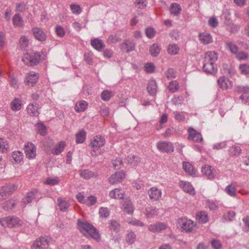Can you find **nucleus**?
Instances as JSON below:
<instances>
[{"instance_id": "72a5a7b5", "label": "nucleus", "mask_w": 249, "mask_h": 249, "mask_svg": "<svg viewBox=\"0 0 249 249\" xmlns=\"http://www.w3.org/2000/svg\"><path fill=\"white\" fill-rule=\"evenodd\" d=\"M124 212L128 214H132L134 211V208L132 202L129 200H126L123 205Z\"/></svg>"}, {"instance_id": "4468645a", "label": "nucleus", "mask_w": 249, "mask_h": 249, "mask_svg": "<svg viewBox=\"0 0 249 249\" xmlns=\"http://www.w3.org/2000/svg\"><path fill=\"white\" fill-rule=\"evenodd\" d=\"M202 173L205 175L209 179H213L214 178L216 174L214 168L208 165H205L201 168Z\"/></svg>"}, {"instance_id": "2f4dec72", "label": "nucleus", "mask_w": 249, "mask_h": 249, "mask_svg": "<svg viewBox=\"0 0 249 249\" xmlns=\"http://www.w3.org/2000/svg\"><path fill=\"white\" fill-rule=\"evenodd\" d=\"M160 50V46L158 44L154 43L150 47V54L152 56L156 57L159 54Z\"/></svg>"}, {"instance_id": "20e7f679", "label": "nucleus", "mask_w": 249, "mask_h": 249, "mask_svg": "<svg viewBox=\"0 0 249 249\" xmlns=\"http://www.w3.org/2000/svg\"><path fill=\"white\" fill-rule=\"evenodd\" d=\"M105 142V139L102 136H96L93 138L90 142V145L92 148V152L91 153L92 156L96 155V154H93V152L95 153L98 151V148L104 146Z\"/></svg>"}, {"instance_id": "de8ad7c7", "label": "nucleus", "mask_w": 249, "mask_h": 249, "mask_svg": "<svg viewBox=\"0 0 249 249\" xmlns=\"http://www.w3.org/2000/svg\"><path fill=\"white\" fill-rule=\"evenodd\" d=\"M35 197V193L33 191L30 192L27 194L25 198L23 199V202L25 204L31 203L32 199Z\"/></svg>"}, {"instance_id": "0e129e2a", "label": "nucleus", "mask_w": 249, "mask_h": 249, "mask_svg": "<svg viewBox=\"0 0 249 249\" xmlns=\"http://www.w3.org/2000/svg\"><path fill=\"white\" fill-rule=\"evenodd\" d=\"M71 9L72 13L75 14H79L82 12V10L80 6L78 4H71Z\"/></svg>"}, {"instance_id": "aec40b11", "label": "nucleus", "mask_w": 249, "mask_h": 249, "mask_svg": "<svg viewBox=\"0 0 249 249\" xmlns=\"http://www.w3.org/2000/svg\"><path fill=\"white\" fill-rule=\"evenodd\" d=\"M16 187L15 185H6L2 187V190L0 192V201L6 199V197H4V196L7 195H9L14 191Z\"/></svg>"}, {"instance_id": "58836bf2", "label": "nucleus", "mask_w": 249, "mask_h": 249, "mask_svg": "<svg viewBox=\"0 0 249 249\" xmlns=\"http://www.w3.org/2000/svg\"><path fill=\"white\" fill-rule=\"evenodd\" d=\"M57 201L60 210L61 211L66 212L70 206L69 203L61 198H58Z\"/></svg>"}, {"instance_id": "e2e57ef3", "label": "nucleus", "mask_w": 249, "mask_h": 249, "mask_svg": "<svg viewBox=\"0 0 249 249\" xmlns=\"http://www.w3.org/2000/svg\"><path fill=\"white\" fill-rule=\"evenodd\" d=\"M101 96L103 100L105 101H107L111 98V92L109 91L108 90H104L102 92Z\"/></svg>"}, {"instance_id": "1a4fd4ad", "label": "nucleus", "mask_w": 249, "mask_h": 249, "mask_svg": "<svg viewBox=\"0 0 249 249\" xmlns=\"http://www.w3.org/2000/svg\"><path fill=\"white\" fill-rule=\"evenodd\" d=\"M49 242L45 237L37 239L32 247V249H46L48 248Z\"/></svg>"}, {"instance_id": "ddd939ff", "label": "nucleus", "mask_w": 249, "mask_h": 249, "mask_svg": "<svg viewBox=\"0 0 249 249\" xmlns=\"http://www.w3.org/2000/svg\"><path fill=\"white\" fill-rule=\"evenodd\" d=\"M203 71L212 74H215L217 71V67L213 62H205L203 66Z\"/></svg>"}, {"instance_id": "f8f14e48", "label": "nucleus", "mask_w": 249, "mask_h": 249, "mask_svg": "<svg viewBox=\"0 0 249 249\" xmlns=\"http://www.w3.org/2000/svg\"><path fill=\"white\" fill-rule=\"evenodd\" d=\"M25 153L29 159H33L36 155V147L32 143H28L25 145Z\"/></svg>"}, {"instance_id": "b1692460", "label": "nucleus", "mask_w": 249, "mask_h": 249, "mask_svg": "<svg viewBox=\"0 0 249 249\" xmlns=\"http://www.w3.org/2000/svg\"><path fill=\"white\" fill-rule=\"evenodd\" d=\"M124 194V192L122 189L116 188L110 192L109 196L111 198L115 199H123Z\"/></svg>"}, {"instance_id": "774afa93", "label": "nucleus", "mask_w": 249, "mask_h": 249, "mask_svg": "<svg viewBox=\"0 0 249 249\" xmlns=\"http://www.w3.org/2000/svg\"><path fill=\"white\" fill-rule=\"evenodd\" d=\"M211 246L214 249H220L222 247L220 241L216 239L212 240Z\"/></svg>"}, {"instance_id": "423d86ee", "label": "nucleus", "mask_w": 249, "mask_h": 249, "mask_svg": "<svg viewBox=\"0 0 249 249\" xmlns=\"http://www.w3.org/2000/svg\"><path fill=\"white\" fill-rule=\"evenodd\" d=\"M157 148L162 153H170L174 151V147L172 143L167 142H160L157 144Z\"/></svg>"}, {"instance_id": "c85d7f7f", "label": "nucleus", "mask_w": 249, "mask_h": 249, "mask_svg": "<svg viewBox=\"0 0 249 249\" xmlns=\"http://www.w3.org/2000/svg\"><path fill=\"white\" fill-rule=\"evenodd\" d=\"M79 174L81 177L86 179H89L95 176L94 173L89 169L79 170Z\"/></svg>"}, {"instance_id": "393cba45", "label": "nucleus", "mask_w": 249, "mask_h": 249, "mask_svg": "<svg viewBox=\"0 0 249 249\" xmlns=\"http://www.w3.org/2000/svg\"><path fill=\"white\" fill-rule=\"evenodd\" d=\"M37 133L41 136H45L47 134V129L46 125L41 121H38L35 125Z\"/></svg>"}, {"instance_id": "bf43d9fd", "label": "nucleus", "mask_w": 249, "mask_h": 249, "mask_svg": "<svg viewBox=\"0 0 249 249\" xmlns=\"http://www.w3.org/2000/svg\"><path fill=\"white\" fill-rule=\"evenodd\" d=\"M206 207L211 211H215L218 208V206L214 202L208 200L206 203Z\"/></svg>"}, {"instance_id": "e433bc0d", "label": "nucleus", "mask_w": 249, "mask_h": 249, "mask_svg": "<svg viewBox=\"0 0 249 249\" xmlns=\"http://www.w3.org/2000/svg\"><path fill=\"white\" fill-rule=\"evenodd\" d=\"M181 10V6L177 3H172L170 6L171 13L174 16L178 15L180 14Z\"/></svg>"}, {"instance_id": "052dcab7", "label": "nucleus", "mask_w": 249, "mask_h": 249, "mask_svg": "<svg viewBox=\"0 0 249 249\" xmlns=\"http://www.w3.org/2000/svg\"><path fill=\"white\" fill-rule=\"evenodd\" d=\"M236 57L239 60H246L248 57V54L244 52H237L235 54Z\"/></svg>"}, {"instance_id": "a18cd8bd", "label": "nucleus", "mask_w": 249, "mask_h": 249, "mask_svg": "<svg viewBox=\"0 0 249 249\" xmlns=\"http://www.w3.org/2000/svg\"><path fill=\"white\" fill-rule=\"evenodd\" d=\"M179 47L176 44H169L168 47V53L171 55H176L179 51Z\"/></svg>"}, {"instance_id": "603ef678", "label": "nucleus", "mask_w": 249, "mask_h": 249, "mask_svg": "<svg viewBox=\"0 0 249 249\" xmlns=\"http://www.w3.org/2000/svg\"><path fill=\"white\" fill-rule=\"evenodd\" d=\"M99 214L100 217L107 218L109 215L110 212L107 208L101 207L99 209Z\"/></svg>"}, {"instance_id": "6ab92c4d", "label": "nucleus", "mask_w": 249, "mask_h": 249, "mask_svg": "<svg viewBox=\"0 0 249 249\" xmlns=\"http://www.w3.org/2000/svg\"><path fill=\"white\" fill-rule=\"evenodd\" d=\"M166 228V225L162 223L158 222L149 226L148 229L150 231L156 232H160Z\"/></svg>"}, {"instance_id": "ea45409f", "label": "nucleus", "mask_w": 249, "mask_h": 249, "mask_svg": "<svg viewBox=\"0 0 249 249\" xmlns=\"http://www.w3.org/2000/svg\"><path fill=\"white\" fill-rule=\"evenodd\" d=\"M12 20L14 26H22V23L23 20L19 14H15Z\"/></svg>"}, {"instance_id": "4c0bfd02", "label": "nucleus", "mask_w": 249, "mask_h": 249, "mask_svg": "<svg viewBox=\"0 0 249 249\" xmlns=\"http://www.w3.org/2000/svg\"><path fill=\"white\" fill-rule=\"evenodd\" d=\"M226 48L233 53L235 54L238 51V47L235 44L230 41H227L225 42Z\"/></svg>"}, {"instance_id": "8fccbe9b", "label": "nucleus", "mask_w": 249, "mask_h": 249, "mask_svg": "<svg viewBox=\"0 0 249 249\" xmlns=\"http://www.w3.org/2000/svg\"><path fill=\"white\" fill-rule=\"evenodd\" d=\"M240 73L243 75L249 74V65L247 64H242L239 66Z\"/></svg>"}, {"instance_id": "a211bd4d", "label": "nucleus", "mask_w": 249, "mask_h": 249, "mask_svg": "<svg viewBox=\"0 0 249 249\" xmlns=\"http://www.w3.org/2000/svg\"><path fill=\"white\" fill-rule=\"evenodd\" d=\"M38 105L36 103L30 104L27 107L28 114L31 116H37L39 114L38 110Z\"/></svg>"}, {"instance_id": "680f3d73", "label": "nucleus", "mask_w": 249, "mask_h": 249, "mask_svg": "<svg viewBox=\"0 0 249 249\" xmlns=\"http://www.w3.org/2000/svg\"><path fill=\"white\" fill-rule=\"evenodd\" d=\"M135 5L139 9H143L146 6L147 2L146 0H136Z\"/></svg>"}, {"instance_id": "473e14b6", "label": "nucleus", "mask_w": 249, "mask_h": 249, "mask_svg": "<svg viewBox=\"0 0 249 249\" xmlns=\"http://www.w3.org/2000/svg\"><path fill=\"white\" fill-rule=\"evenodd\" d=\"M88 106V104L85 101H81L77 103L75 106V110L76 112H79L85 111Z\"/></svg>"}, {"instance_id": "6e6d98bb", "label": "nucleus", "mask_w": 249, "mask_h": 249, "mask_svg": "<svg viewBox=\"0 0 249 249\" xmlns=\"http://www.w3.org/2000/svg\"><path fill=\"white\" fill-rule=\"evenodd\" d=\"M97 202V198L93 196H89L86 199L85 204L89 206H92Z\"/></svg>"}, {"instance_id": "bb28decb", "label": "nucleus", "mask_w": 249, "mask_h": 249, "mask_svg": "<svg viewBox=\"0 0 249 249\" xmlns=\"http://www.w3.org/2000/svg\"><path fill=\"white\" fill-rule=\"evenodd\" d=\"M91 45L94 49L98 51H101L105 47L103 41L98 38L91 40Z\"/></svg>"}, {"instance_id": "37998d69", "label": "nucleus", "mask_w": 249, "mask_h": 249, "mask_svg": "<svg viewBox=\"0 0 249 249\" xmlns=\"http://www.w3.org/2000/svg\"><path fill=\"white\" fill-rule=\"evenodd\" d=\"M136 235L134 232L130 231H129L126 237V242L129 245H132L135 241Z\"/></svg>"}, {"instance_id": "c03bdc74", "label": "nucleus", "mask_w": 249, "mask_h": 249, "mask_svg": "<svg viewBox=\"0 0 249 249\" xmlns=\"http://www.w3.org/2000/svg\"><path fill=\"white\" fill-rule=\"evenodd\" d=\"M241 149L238 146H232L229 149V153L231 156H238L240 154Z\"/></svg>"}, {"instance_id": "9b49d317", "label": "nucleus", "mask_w": 249, "mask_h": 249, "mask_svg": "<svg viewBox=\"0 0 249 249\" xmlns=\"http://www.w3.org/2000/svg\"><path fill=\"white\" fill-rule=\"evenodd\" d=\"M34 36L37 40L43 42L46 40L47 38L46 34L40 28L35 27L32 29Z\"/></svg>"}, {"instance_id": "7ed1b4c3", "label": "nucleus", "mask_w": 249, "mask_h": 249, "mask_svg": "<svg viewBox=\"0 0 249 249\" xmlns=\"http://www.w3.org/2000/svg\"><path fill=\"white\" fill-rule=\"evenodd\" d=\"M0 223L3 227H17L21 225V221L17 217L8 216L0 219Z\"/></svg>"}, {"instance_id": "4d7b16f0", "label": "nucleus", "mask_w": 249, "mask_h": 249, "mask_svg": "<svg viewBox=\"0 0 249 249\" xmlns=\"http://www.w3.org/2000/svg\"><path fill=\"white\" fill-rule=\"evenodd\" d=\"M121 39L117 35H111L107 38V42L108 44H113L119 41Z\"/></svg>"}, {"instance_id": "a878e982", "label": "nucleus", "mask_w": 249, "mask_h": 249, "mask_svg": "<svg viewBox=\"0 0 249 249\" xmlns=\"http://www.w3.org/2000/svg\"><path fill=\"white\" fill-rule=\"evenodd\" d=\"M199 38L201 42L204 44H208L213 41L212 37L210 34L207 33H200Z\"/></svg>"}, {"instance_id": "5701e85b", "label": "nucleus", "mask_w": 249, "mask_h": 249, "mask_svg": "<svg viewBox=\"0 0 249 249\" xmlns=\"http://www.w3.org/2000/svg\"><path fill=\"white\" fill-rule=\"evenodd\" d=\"M196 220L201 223H205L209 221L208 213L206 211H200L196 214Z\"/></svg>"}, {"instance_id": "9d476101", "label": "nucleus", "mask_w": 249, "mask_h": 249, "mask_svg": "<svg viewBox=\"0 0 249 249\" xmlns=\"http://www.w3.org/2000/svg\"><path fill=\"white\" fill-rule=\"evenodd\" d=\"M38 80V74L34 71H30L27 73L24 81L26 85L34 86L37 83Z\"/></svg>"}, {"instance_id": "f03ea898", "label": "nucleus", "mask_w": 249, "mask_h": 249, "mask_svg": "<svg viewBox=\"0 0 249 249\" xmlns=\"http://www.w3.org/2000/svg\"><path fill=\"white\" fill-rule=\"evenodd\" d=\"M40 57L41 55L39 53H27L24 54L22 60L26 65L34 66L39 63Z\"/></svg>"}, {"instance_id": "69168bd1", "label": "nucleus", "mask_w": 249, "mask_h": 249, "mask_svg": "<svg viewBox=\"0 0 249 249\" xmlns=\"http://www.w3.org/2000/svg\"><path fill=\"white\" fill-rule=\"evenodd\" d=\"M16 205V204L14 201L11 200L6 202L3 208L5 210H11L15 207Z\"/></svg>"}, {"instance_id": "09e8293b", "label": "nucleus", "mask_w": 249, "mask_h": 249, "mask_svg": "<svg viewBox=\"0 0 249 249\" xmlns=\"http://www.w3.org/2000/svg\"><path fill=\"white\" fill-rule=\"evenodd\" d=\"M169 90L172 92L177 91L179 89V85L177 81H173L170 82L168 86Z\"/></svg>"}, {"instance_id": "6e6552de", "label": "nucleus", "mask_w": 249, "mask_h": 249, "mask_svg": "<svg viewBox=\"0 0 249 249\" xmlns=\"http://www.w3.org/2000/svg\"><path fill=\"white\" fill-rule=\"evenodd\" d=\"M180 227L182 231H184L186 232H191L195 230V224L194 222L188 219H180Z\"/></svg>"}, {"instance_id": "a19ab883", "label": "nucleus", "mask_w": 249, "mask_h": 249, "mask_svg": "<svg viewBox=\"0 0 249 249\" xmlns=\"http://www.w3.org/2000/svg\"><path fill=\"white\" fill-rule=\"evenodd\" d=\"M11 107L13 111H18L21 108V101L18 98H15L11 103Z\"/></svg>"}, {"instance_id": "c756f323", "label": "nucleus", "mask_w": 249, "mask_h": 249, "mask_svg": "<svg viewBox=\"0 0 249 249\" xmlns=\"http://www.w3.org/2000/svg\"><path fill=\"white\" fill-rule=\"evenodd\" d=\"M127 162L132 166H137L141 162V159L139 157L133 155H129L126 159Z\"/></svg>"}, {"instance_id": "864d4df0", "label": "nucleus", "mask_w": 249, "mask_h": 249, "mask_svg": "<svg viewBox=\"0 0 249 249\" xmlns=\"http://www.w3.org/2000/svg\"><path fill=\"white\" fill-rule=\"evenodd\" d=\"M235 90L239 93H247L249 92V86H238L236 87Z\"/></svg>"}, {"instance_id": "cd10ccee", "label": "nucleus", "mask_w": 249, "mask_h": 249, "mask_svg": "<svg viewBox=\"0 0 249 249\" xmlns=\"http://www.w3.org/2000/svg\"><path fill=\"white\" fill-rule=\"evenodd\" d=\"M183 169L189 175L194 176L196 174L193 166L188 162L184 161L182 163Z\"/></svg>"}, {"instance_id": "f257e3e1", "label": "nucleus", "mask_w": 249, "mask_h": 249, "mask_svg": "<svg viewBox=\"0 0 249 249\" xmlns=\"http://www.w3.org/2000/svg\"><path fill=\"white\" fill-rule=\"evenodd\" d=\"M77 226L81 232H85L88 233L93 239L97 241L100 240V235L98 230L89 222L83 221L80 219H78Z\"/></svg>"}, {"instance_id": "c9c22d12", "label": "nucleus", "mask_w": 249, "mask_h": 249, "mask_svg": "<svg viewBox=\"0 0 249 249\" xmlns=\"http://www.w3.org/2000/svg\"><path fill=\"white\" fill-rule=\"evenodd\" d=\"M86 132L84 130H80L76 134V142L77 143H83L86 139Z\"/></svg>"}, {"instance_id": "39448f33", "label": "nucleus", "mask_w": 249, "mask_h": 249, "mask_svg": "<svg viewBox=\"0 0 249 249\" xmlns=\"http://www.w3.org/2000/svg\"><path fill=\"white\" fill-rule=\"evenodd\" d=\"M136 43L133 40L125 39L120 45L121 50L125 53H128L134 51L135 49Z\"/></svg>"}, {"instance_id": "79ce46f5", "label": "nucleus", "mask_w": 249, "mask_h": 249, "mask_svg": "<svg viewBox=\"0 0 249 249\" xmlns=\"http://www.w3.org/2000/svg\"><path fill=\"white\" fill-rule=\"evenodd\" d=\"M23 157V153L20 151H14L12 154V159L17 163L20 162L21 161Z\"/></svg>"}, {"instance_id": "f3484780", "label": "nucleus", "mask_w": 249, "mask_h": 249, "mask_svg": "<svg viewBox=\"0 0 249 249\" xmlns=\"http://www.w3.org/2000/svg\"><path fill=\"white\" fill-rule=\"evenodd\" d=\"M147 91L151 96L156 95L157 92V85L156 82L154 79H151L149 81L147 85Z\"/></svg>"}, {"instance_id": "3c124183", "label": "nucleus", "mask_w": 249, "mask_h": 249, "mask_svg": "<svg viewBox=\"0 0 249 249\" xmlns=\"http://www.w3.org/2000/svg\"><path fill=\"white\" fill-rule=\"evenodd\" d=\"M8 144L6 141L0 138V151L2 153H6L8 151Z\"/></svg>"}, {"instance_id": "dca6fc26", "label": "nucleus", "mask_w": 249, "mask_h": 249, "mask_svg": "<svg viewBox=\"0 0 249 249\" xmlns=\"http://www.w3.org/2000/svg\"><path fill=\"white\" fill-rule=\"evenodd\" d=\"M124 177L125 174L124 172H116L109 178V181L111 184L118 183L121 182Z\"/></svg>"}, {"instance_id": "5fc2aeb1", "label": "nucleus", "mask_w": 249, "mask_h": 249, "mask_svg": "<svg viewBox=\"0 0 249 249\" xmlns=\"http://www.w3.org/2000/svg\"><path fill=\"white\" fill-rule=\"evenodd\" d=\"M110 229L116 232H118L120 229V225L115 220H111L110 223Z\"/></svg>"}, {"instance_id": "0eeeda50", "label": "nucleus", "mask_w": 249, "mask_h": 249, "mask_svg": "<svg viewBox=\"0 0 249 249\" xmlns=\"http://www.w3.org/2000/svg\"><path fill=\"white\" fill-rule=\"evenodd\" d=\"M188 139L192 140L194 142H201L203 141L200 133L197 132L192 127H189L188 129Z\"/></svg>"}, {"instance_id": "4be33fe9", "label": "nucleus", "mask_w": 249, "mask_h": 249, "mask_svg": "<svg viewBox=\"0 0 249 249\" xmlns=\"http://www.w3.org/2000/svg\"><path fill=\"white\" fill-rule=\"evenodd\" d=\"M218 58V55L214 51L207 52L205 55V62H213L215 63Z\"/></svg>"}, {"instance_id": "2eb2a0df", "label": "nucleus", "mask_w": 249, "mask_h": 249, "mask_svg": "<svg viewBox=\"0 0 249 249\" xmlns=\"http://www.w3.org/2000/svg\"><path fill=\"white\" fill-rule=\"evenodd\" d=\"M217 84L220 88L222 89H227L231 87L232 82L228 78L222 76L217 80Z\"/></svg>"}, {"instance_id": "49530a36", "label": "nucleus", "mask_w": 249, "mask_h": 249, "mask_svg": "<svg viewBox=\"0 0 249 249\" xmlns=\"http://www.w3.org/2000/svg\"><path fill=\"white\" fill-rule=\"evenodd\" d=\"M225 191L231 196H234L236 194V187L232 184H229L225 189Z\"/></svg>"}, {"instance_id": "338daca9", "label": "nucleus", "mask_w": 249, "mask_h": 249, "mask_svg": "<svg viewBox=\"0 0 249 249\" xmlns=\"http://www.w3.org/2000/svg\"><path fill=\"white\" fill-rule=\"evenodd\" d=\"M19 42L22 48H25L28 46L29 43V40L27 36H23L19 38Z\"/></svg>"}, {"instance_id": "7c9ffc66", "label": "nucleus", "mask_w": 249, "mask_h": 249, "mask_svg": "<svg viewBox=\"0 0 249 249\" xmlns=\"http://www.w3.org/2000/svg\"><path fill=\"white\" fill-rule=\"evenodd\" d=\"M65 147V143L63 141H60L52 149V153L55 155H58L60 154L64 149Z\"/></svg>"}, {"instance_id": "f704fd0d", "label": "nucleus", "mask_w": 249, "mask_h": 249, "mask_svg": "<svg viewBox=\"0 0 249 249\" xmlns=\"http://www.w3.org/2000/svg\"><path fill=\"white\" fill-rule=\"evenodd\" d=\"M180 186H182L183 190L185 192L190 194L194 193V188L190 183L185 181H181Z\"/></svg>"}, {"instance_id": "13d9d810", "label": "nucleus", "mask_w": 249, "mask_h": 249, "mask_svg": "<svg viewBox=\"0 0 249 249\" xmlns=\"http://www.w3.org/2000/svg\"><path fill=\"white\" fill-rule=\"evenodd\" d=\"M145 34L147 37L149 38H152L154 37L156 34V31L153 28L148 27L145 29Z\"/></svg>"}, {"instance_id": "412c9836", "label": "nucleus", "mask_w": 249, "mask_h": 249, "mask_svg": "<svg viewBox=\"0 0 249 249\" xmlns=\"http://www.w3.org/2000/svg\"><path fill=\"white\" fill-rule=\"evenodd\" d=\"M149 197L153 200H157L161 196V192L156 187H152L148 191Z\"/></svg>"}]
</instances>
